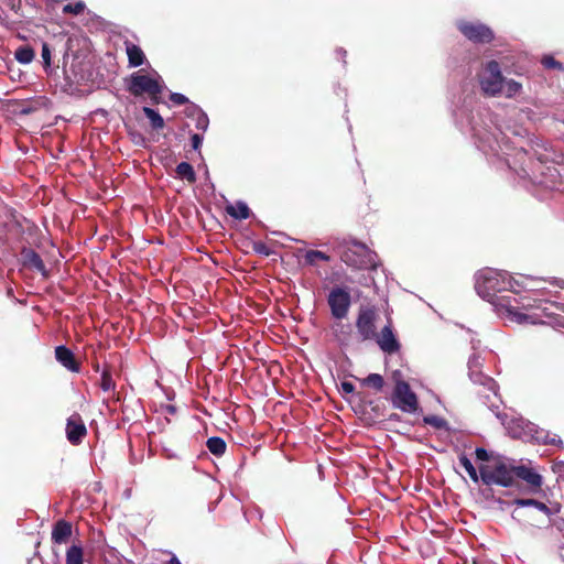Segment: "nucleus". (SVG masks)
I'll return each instance as SVG.
<instances>
[{"instance_id": "f257e3e1", "label": "nucleus", "mask_w": 564, "mask_h": 564, "mask_svg": "<svg viewBox=\"0 0 564 564\" xmlns=\"http://www.w3.org/2000/svg\"><path fill=\"white\" fill-rule=\"evenodd\" d=\"M336 250L340 260L354 269L376 270L379 265L377 253L355 239H344L337 243Z\"/></svg>"}, {"instance_id": "f03ea898", "label": "nucleus", "mask_w": 564, "mask_h": 564, "mask_svg": "<svg viewBox=\"0 0 564 564\" xmlns=\"http://www.w3.org/2000/svg\"><path fill=\"white\" fill-rule=\"evenodd\" d=\"M516 467L507 460H498L494 465H480L481 481L487 485H497L506 488L517 487Z\"/></svg>"}, {"instance_id": "7ed1b4c3", "label": "nucleus", "mask_w": 564, "mask_h": 564, "mask_svg": "<svg viewBox=\"0 0 564 564\" xmlns=\"http://www.w3.org/2000/svg\"><path fill=\"white\" fill-rule=\"evenodd\" d=\"M161 77L153 78L141 70L133 73L127 85V90L134 97H140L147 94L153 105L161 102V95L163 93V85L160 83Z\"/></svg>"}, {"instance_id": "20e7f679", "label": "nucleus", "mask_w": 564, "mask_h": 564, "mask_svg": "<svg viewBox=\"0 0 564 564\" xmlns=\"http://www.w3.org/2000/svg\"><path fill=\"white\" fill-rule=\"evenodd\" d=\"M479 86L487 97H495L502 93L505 77L497 61H489L479 74Z\"/></svg>"}, {"instance_id": "39448f33", "label": "nucleus", "mask_w": 564, "mask_h": 564, "mask_svg": "<svg viewBox=\"0 0 564 564\" xmlns=\"http://www.w3.org/2000/svg\"><path fill=\"white\" fill-rule=\"evenodd\" d=\"M475 290L479 296L491 301L496 293L505 290V281L492 269L480 270L476 275Z\"/></svg>"}, {"instance_id": "423d86ee", "label": "nucleus", "mask_w": 564, "mask_h": 564, "mask_svg": "<svg viewBox=\"0 0 564 564\" xmlns=\"http://www.w3.org/2000/svg\"><path fill=\"white\" fill-rule=\"evenodd\" d=\"M391 402L395 409L405 413H414L419 409L417 395L412 391L410 384L402 379L395 381Z\"/></svg>"}, {"instance_id": "0eeeda50", "label": "nucleus", "mask_w": 564, "mask_h": 564, "mask_svg": "<svg viewBox=\"0 0 564 564\" xmlns=\"http://www.w3.org/2000/svg\"><path fill=\"white\" fill-rule=\"evenodd\" d=\"M378 313L375 306L361 305L356 318L357 333L362 341L372 340L377 337L376 322Z\"/></svg>"}, {"instance_id": "6e6552de", "label": "nucleus", "mask_w": 564, "mask_h": 564, "mask_svg": "<svg viewBox=\"0 0 564 564\" xmlns=\"http://www.w3.org/2000/svg\"><path fill=\"white\" fill-rule=\"evenodd\" d=\"M458 31L470 42L476 44H489L495 39L494 31L481 22L459 21Z\"/></svg>"}, {"instance_id": "1a4fd4ad", "label": "nucleus", "mask_w": 564, "mask_h": 564, "mask_svg": "<svg viewBox=\"0 0 564 564\" xmlns=\"http://www.w3.org/2000/svg\"><path fill=\"white\" fill-rule=\"evenodd\" d=\"M327 304L334 318L344 319L351 305L350 293L344 288L335 286L327 296Z\"/></svg>"}, {"instance_id": "9d476101", "label": "nucleus", "mask_w": 564, "mask_h": 564, "mask_svg": "<svg viewBox=\"0 0 564 564\" xmlns=\"http://www.w3.org/2000/svg\"><path fill=\"white\" fill-rule=\"evenodd\" d=\"M522 480L527 485L529 494H538L541 491L543 485L542 476L533 468L525 465H517L516 467V481Z\"/></svg>"}, {"instance_id": "9b49d317", "label": "nucleus", "mask_w": 564, "mask_h": 564, "mask_svg": "<svg viewBox=\"0 0 564 564\" xmlns=\"http://www.w3.org/2000/svg\"><path fill=\"white\" fill-rule=\"evenodd\" d=\"M87 435V427L78 413L72 414L66 423V437L73 445H79Z\"/></svg>"}, {"instance_id": "f8f14e48", "label": "nucleus", "mask_w": 564, "mask_h": 564, "mask_svg": "<svg viewBox=\"0 0 564 564\" xmlns=\"http://www.w3.org/2000/svg\"><path fill=\"white\" fill-rule=\"evenodd\" d=\"M373 340H376L383 352L389 355L398 352L401 347L395 335L393 334L392 325L390 323L387 324L380 333H377V337H375Z\"/></svg>"}, {"instance_id": "ddd939ff", "label": "nucleus", "mask_w": 564, "mask_h": 564, "mask_svg": "<svg viewBox=\"0 0 564 564\" xmlns=\"http://www.w3.org/2000/svg\"><path fill=\"white\" fill-rule=\"evenodd\" d=\"M73 534V524L65 520L58 519L52 528L51 540L53 544H66Z\"/></svg>"}, {"instance_id": "4468645a", "label": "nucleus", "mask_w": 564, "mask_h": 564, "mask_svg": "<svg viewBox=\"0 0 564 564\" xmlns=\"http://www.w3.org/2000/svg\"><path fill=\"white\" fill-rule=\"evenodd\" d=\"M56 360L72 372L80 371V364L76 360L74 352L66 346H57L55 348Z\"/></svg>"}, {"instance_id": "2eb2a0df", "label": "nucleus", "mask_w": 564, "mask_h": 564, "mask_svg": "<svg viewBox=\"0 0 564 564\" xmlns=\"http://www.w3.org/2000/svg\"><path fill=\"white\" fill-rule=\"evenodd\" d=\"M21 256L23 258V264L25 267L39 271L45 278L48 275L42 258L35 250L30 248H23V250L21 251Z\"/></svg>"}, {"instance_id": "dca6fc26", "label": "nucleus", "mask_w": 564, "mask_h": 564, "mask_svg": "<svg viewBox=\"0 0 564 564\" xmlns=\"http://www.w3.org/2000/svg\"><path fill=\"white\" fill-rule=\"evenodd\" d=\"M124 46L130 67H138L144 64L147 57L139 45L130 41H126Z\"/></svg>"}, {"instance_id": "f3484780", "label": "nucleus", "mask_w": 564, "mask_h": 564, "mask_svg": "<svg viewBox=\"0 0 564 564\" xmlns=\"http://www.w3.org/2000/svg\"><path fill=\"white\" fill-rule=\"evenodd\" d=\"M513 503L518 507H534L538 510L542 511L547 517H551L552 514H555L560 511L561 506L558 503L555 505V508L552 509L547 507L544 502H541L535 499H514Z\"/></svg>"}, {"instance_id": "a211bd4d", "label": "nucleus", "mask_w": 564, "mask_h": 564, "mask_svg": "<svg viewBox=\"0 0 564 564\" xmlns=\"http://www.w3.org/2000/svg\"><path fill=\"white\" fill-rule=\"evenodd\" d=\"M226 213L235 219H247L250 217L251 210L248 205L243 202H237L236 204H229L225 208Z\"/></svg>"}, {"instance_id": "6ab92c4d", "label": "nucleus", "mask_w": 564, "mask_h": 564, "mask_svg": "<svg viewBox=\"0 0 564 564\" xmlns=\"http://www.w3.org/2000/svg\"><path fill=\"white\" fill-rule=\"evenodd\" d=\"M206 446L208 451L217 457L223 456L227 449L226 442L219 436L209 437L206 442Z\"/></svg>"}, {"instance_id": "aec40b11", "label": "nucleus", "mask_w": 564, "mask_h": 564, "mask_svg": "<svg viewBox=\"0 0 564 564\" xmlns=\"http://www.w3.org/2000/svg\"><path fill=\"white\" fill-rule=\"evenodd\" d=\"M66 564H84V550L80 544H73L66 551Z\"/></svg>"}, {"instance_id": "412c9836", "label": "nucleus", "mask_w": 564, "mask_h": 564, "mask_svg": "<svg viewBox=\"0 0 564 564\" xmlns=\"http://www.w3.org/2000/svg\"><path fill=\"white\" fill-rule=\"evenodd\" d=\"M176 174L182 178L186 180L189 184L196 182V173L193 166L187 162H181L176 166Z\"/></svg>"}, {"instance_id": "4be33fe9", "label": "nucleus", "mask_w": 564, "mask_h": 564, "mask_svg": "<svg viewBox=\"0 0 564 564\" xmlns=\"http://www.w3.org/2000/svg\"><path fill=\"white\" fill-rule=\"evenodd\" d=\"M143 113L150 120L153 130H161L164 128L165 122L162 116L150 107H143Z\"/></svg>"}, {"instance_id": "5701e85b", "label": "nucleus", "mask_w": 564, "mask_h": 564, "mask_svg": "<svg viewBox=\"0 0 564 564\" xmlns=\"http://www.w3.org/2000/svg\"><path fill=\"white\" fill-rule=\"evenodd\" d=\"M189 116L196 117L195 127L198 130L206 131L209 124L207 115L197 106L192 107Z\"/></svg>"}, {"instance_id": "b1692460", "label": "nucleus", "mask_w": 564, "mask_h": 564, "mask_svg": "<svg viewBox=\"0 0 564 564\" xmlns=\"http://www.w3.org/2000/svg\"><path fill=\"white\" fill-rule=\"evenodd\" d=\"M361 384L365 387H370L378 392L382 390L384 386V379L379 373H370L361 380Z\"/></svg>"}, {"instance_id": "393cba45", "label": "nucleus", "mask_w": 564, "mask_h": 564, "mask_svg": "<svg viewBox=\"0 0 564 564\" xmlns=\"http://www.w3.org/2000/svg\"><path fill=\"white\" fill-rule=\"evenodd\" d=\"M14 56L19 63L29 64L34 58V51L31 46L23 45L17 48Z\"/></svg>"}, {"instance_id": "a878e982", "label": "nucleus", "mask_w": 564, "mask_h": 564, "mask_svg": "<svg viewBox=\"0 0 564 564\" xmlns=\"http://www.w3.org/2000/svg\"><path fill=\"white\" fill-rule=\"evenodd\" d=\"M305 262L310 265H315L317 261L329 262L330 257L319 250H308L304 256Z\"/></svg>"}, {"instance_id": "bb28decb", "label": "nucleus", "mask_w": 564, "mask_h": 564, "mask_svg": "<svg viewBox=\"0 0 564 564\" xmlns=\"http://www.w3.org/2000/svg\"><path fill=\"white\" fill-rule=\"evenodd\" d=\"M100 388L105 392L115 391V389H116V382L112 379V375H111L109 367H105L101 372Z\"/></svg>"}, {"instance_id": "cd10ccee", "label": "nucleus", "mask_w": 564, "mask_h": 564, "mask_svg": "<svg viewBox=\"0 0 564 564\" xmlns=\"http://www.w3.org/2000/svg\"><path fill=\"white\" fill-rule=\"evenodd\" d=\"M459 463L465 468V470L467 471L470 479L474 482H478L479 478H480V474L477 473V469L474 467L473 463L465 454H462L459 456Z\"/></svg>"}, {"instance_id": "c85d7f7f", "label": "nucleus", "mask_w": 564, "mask_h": 564, "mask_svg": "<svg viewBox=\"0 0 564 564\" xmlns=\"http://www.w3.org/2000/svg\"><path fill=\"white\" fill-rule=\"evenodd\" d=\"M505 95L507 98H512L518 95L522 88V85L514 79H509L503 83Z\"/></svg>"}, {"instance_id": "c756f323", "label": "nucleus", "mask_w": 564, "mask_h": 564, "mask_svg": "<svg viewBox=\"0 0 564 564\" xmlns=\"http://www.w3.org/2000/svg\"><path fill=\"white\" fill-rule=\"evenodd\" d=\"M86 9V4L84 1L78 0L76 2H70L64 6L63 13L65 14H74L78 15L83 13Z\"/></svg>"}, {"instance_id": "7c9ffc66", "label": "nucleus", "mask_w": 564, "mask_h": 564, "mask_svg": "<svg viewBox=\"0 0 564 564\" xmlns=\"http://www.w3.org/2000/svg\"><path fill=\"white\" fill-rule=\"evenodd\" d=\"M423 422L430 426H433L437 430L447 429V421L438 415H427L423 417Z\"/></svg>"}, {"instance_id": "2f4dec72", "label": "nucleus", "mask_w": 564, "mask_h": 564, "mask_svg": "<svg viewBox=\"0 0 564 564\" xmlns=\"http://www.w3.org/2000/svg\"><path fill=\"white\" fill-rule=\"evenodd\" d=\"M542 65L546 68L563 69L562 63L556 61L553 56L546 55L542 58Z\"/></svg>"}, {"instance_id": "473e14b6", "label": "nucleus", "mask_w": 564, "mask_h": 564, "mask_svg": "<svg viewBox=\"0 0 564 564\" xmlns=\"http://www.w3.org/2000/svg\"><path fill=\"white\" fill-rule=\"evenodd\" d=\"M252 250L256 253L265 256V257H269L272 253L271 249L267 246V243H264L262 241L253 242Z\"/></svg>"}, {"instance_id": "72a5a7b5", "label": "nucleus", "mask_w": 564, "mask_h": 564, "mask_svg": "<svg viewBox=\"0 0 564 564\" xmlns=\"http://www.w3.org/2000/svg\"><path fill=\"white\" fill-rule=\"evenodd\" d=\"M41 56L43 58L44 65L50 66L51 65V50H50V46L47 43L42 44Z\"/></svg>"}, {"instance_id": "f704fd0d", "label": "nucleus", "mask_w": 564, "mask_h": 564, "mask_svg": "<svg viewBox=\"0 0 564 564\" xmlns=\"http://www.w3.org/2000/svg\"><path fill=\"white\" fill-rule=\"evenodd\" d=\"M170 99L176 105H185L188 102V98L180 93H172Z\"/></svg>"}, {"instance_id": "c9c22d12", "label": "nucleus", "mask_w": 564, "mask_h": 564, "mask_svg": "<svg viewBox=\"0 0 564 564\" xmlns=\"http://www.w3.org/2000/svg\"><path fill=\"white\" fill-rule=\"evenodd\" d=\"M475 455L476 458L481 462H488L490 459L489 453L482 447H477L475 451Z\"/></svg>"}, {"instance_id": "e433bc0d", "label": "nucleus", "mask_w": 564, "mask_h": 564, "mask_svg": "<svg viewBox=\"0 0 564 564\" xmlns=\"http://www.w3.org/2000/svg\"><path fill=\"white\" fill-rule=\"evenodd\" d=\"M191 142H192V148L197 151L199 150L200 145H202V142H203V137L199 135L198 133H194L191 138Z\"/></svg>"}, {"instance_id": "4c0bfd02", "label": "nucleus", "mask_w": 564, "mask_h": 564, "mask_svg": "<svg viewBox=\"0 0 564 564\" xmlns=\"http://www.w3.org/2000/svg\"><path fill=\"white\" fill-rule=\"evenodd\" d=\"M341 390L345 393H352L355 391V386L349 381H343L341 382Z\"/></svg>"}, {"instance_id": "58836bf2", "label": "nucleus", "mask_w": 564, "mask_h": 564, "mask_svg": "<svg viewBox=\"0 0 564 564\" xmlns=\"http://www.w3.org/2000/svg\"><path fill=\"white\" fill-rule=\"evenodd\" d=\"M165 412L167 414L174 415L176 413V408L174 405L169 404L165 406Z\"/></svg>"}, {"instance_id": "ea45409f", "label": "nucleus", "mask_w": 564, "mask_h": 564, "mask_svg": "<svg viewBox=\"0 0 564 564\" xmlns=\"http://www.w3.org/2000/svg\"><path fill=\"white\" fill-rule=\"evenodd\" d=\"M509 312H510L511 314H514V315L517 316L518 321H522V319H525V318H527V315H524V314L516 313V312H513L512 310H509Z\"/></svg>"}, {"instance_id": "a19ab883", "label": "nucleus", "mask_w": 564, "mask_h": 564, "mask_svg": "<svg viewBox=\"0 0 564 564\" xmlns=\"http://www.w3.org/2000/svg\"><path fill=\"white\" fill-rule=\"evenodd\" d=\"M167 564H182L176 555H172Z\"/></svg>"}, {"instance_id": "79ce46f5", "label": "nucleus", "mask_w": 564, "mask_h": 564, "mask_svg": "<svg viewBox=\"0 0 564 564\" xmlns=\"http://www.w3.org/2000/svg\"><path fill=\"white\" fill-rule=\"evenodd\" d=\"M535 304H532V303H528V304H523V307L528 308V307H534Z\"/></svg>"}, {"instance_id": "37998d69", "label": "nucleus", "mask_w": 564, "mask_h": 564, "mask_svg": "<svg viewBox=\"0 0 564 564\" xmlns=\"http://www.w3.org/2000/svg\"><path fill=\"white\" fill-rule=\"evenodd\" d=\"M390 417L391 419H399V415L398 414H392Z\"/></svg>"}, {"instance_id": "c03bdc74", "label": "nucleus", "mask_w": 564, "mask_h": 564, "mask_svg": "<svg viewBox=\"0 0 564 564\" xmlns=\"http://www.w3.org/2000/svg\"><path fill=\"white\" fill-rule=\"evenodd\" d=\"M95 370H96V371H98V370H99V365H98V364L95 366Z\"/></svg>"}]
</instances>
